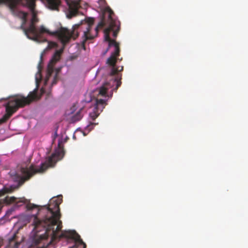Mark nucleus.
Masks as SVG:
<instances>
[{"mask_svg":"<svg viewBox=\"0 0 248 248\" xmlns=\"http://www.w3.org/2000/svg\"><path fill=\"white\" fill-rule=\"evenodd\" d=\"M114 13L109 7H106L103 13L101 21L95 28L96 33L98 29L102 28L105 26L107 28L104 30L105 40L109 43V46H113L114 50L111 54L110 56L107 59L106 63L111 67V71L108 76L109 82H106L98 89V95L102 96H107V93L109 89L112 88L111 91H117L121 85V80L122 75H118V72L122 71L124 67L123 66L116 67V63L117 61V57L120 55L119 44L114 40L110 38L109 33L113 31V36L116 37L120 31V23L114 17Z\"/></svg>","mask_w":248,"mask_h":248,"instance_id":"nucleus-1","label":"nucleus"},{"mask_svg":"<svg viewBox=\"0 0 248 248\" xmlns=\"http://www.w3.org/2000/svg\"><path fill=\"white\" fill-rule=\"evenodd\" d=\"M31 13L32 15V18L29 27L25 28L23 27V25L20 26V29L23 30L25 35L29 39L37 43L46 42H47V40L44 36V34L47 33L57 36L62 43L67 42L68 38L66 35L68 34V32L65 29V28L61 27L53 32L50 31L43 25L37 28L35 25V23L38 21L36 13L35 11L31 12Z\"/></svg>","mask_w":248,"mask_h":248,"instance_id":"nucleus-2","label":"nucleus"},{"mask_svg":"<svg viewBox=\"0 0 248 248\" xmlns=\"http://www.w3.org/2000/svg\"><path fill=\"white\" fill-rule=\"evenodd\" d=\"M38 87L29 93L27 97L21 94L14 96V99L10 100L5 105L6 114L0 119V124L6 122L10 117L20 108L29 105L37 98Z\"/></svg>","mask_w":248,"mask_h":248,"instance_id":"nucleus-3","label":"nucleus"},{"mask_svg":"<svg viewBox=\"0 0 248 248\" xmlns=\"http://www.w3.org/2000/svg\"><path fill=\"white\" fill-rule=\"evenodd\" d=\"M94 23V18L90 17L85 21H82L80 24H75L72 27V31H70L67 29H65L68 31V34L66 35L68 38L67 42L62 43L63 45H65L68 43L71 38L75 40L78 36L79 32L81 31H83V36L82 37L83 40L81 42V47L84 50H86L85 43L87 40H92L94 36L91 35L90 31L92 25Z\"/></svg>","mask_w":248,"mask_h":248,"instance_id":"nucleus-4","label":"nucleus"},{"mask_svg":"<svg viewBox=\"0 0 248 248\" xmlns=\"http://www.w3.org/2000/svg\"><path fill=\"white\" fill-rule=\"evenodd\" d=\"M45 165L43 164L40 169H35V166L31 165L29 167H21L19 172H10L12 180L17 183L16 188L20 187L26 181L29 180L32 176L36 174V172H41L43 170Z\"/></svg>","mask_w":248,"mask_h":248,"instance_id":"nucleus-5","label":"nucleus"},{"mask_svg":"<svg viewBox=\"0 0 248 248\" xmlns=\"http://www.w3.org/2000/svg\"><path fill=\"white\" fill-rule=\"evenodd\" d=\"M68 9L66 11V17L68 19H71L76 16L79 14V10L81 6L79 2L74 0H66Z\"/></svg>","mask_w":248,"mask_h":248,"instance_id":"nucleus-6","label":"nucleus"},{"mask_svg":"<svg viewBox=\"0 0 248 248\" xmlns=\"http://www.w3.org/2000/svg\"><path fill=\"white\" fill-rule=\"evenodd\" d=\"M62 50H57L49 61L47 68L46 78L45 84H46L48 80L54 72V67L56 63L60 60Z\"/></svg>","mask_w":248,"mask_h":248,"instance_id":"nucleus-7","label":"nucleus"},{"mask_svg":"<svg viewBox=\"0 0 248 248\" xmlns=\"http://www.w3.org/2000/svg\"><path fill=\"white\" fill-rule=\"evenodd\" d=\"M21 0H0V4H5L8 5L13 15L16 16L18 11L16 10V7L18 1Z\"/></svg>","mask_w":248,"mask_h":248,"instance_id":"nucleus-8","label":"nucleus"},{"mask_svg":"<svg viewBox=\"0 0 248 248\" xmlns=\"http://www.w3.org/2000/svg\"><path fill=\"white\" fill-rule=\"evenodd\" d=\"M55 158V155H52L48 158L47 160L45 162L42 163L39 167L36 168L35 167V169H40L41 167L43 166V164L45 165V167H44V169H43V170L41 172H36V173H43L46 171L49 167L53 166L54 164L56 163V160Z\"/></svg>","mask_w":248,"mask_h":248,"instance_id":"nucleus-9","label":"nucleus"},{"mask_svg":"<svg viewBox=\"0 0 248 248\" xmlns=\"http://www.w3.org/2000/svg\"><path fill=\"white\" fill-rule=\"evenodd\" d=\"M83 109L84 107H81L76 114H74L70 117V123H74L78 121H79L82 119L83 116Z\"/></svg>","mask_w":248,"mask_h":248,"instance_id":"nucleus-10","label":"nucleus"},{"mask_svg":"<svg viewBox=\"0 0 248 248\" xmlns=\"http://www.w3.org/2000/svg\"><path fill=\"white\" fill-rule=\"evenodd\" d=\"M106 104V100L102 99H96L94 107L98 108L100 111H102Z\"/></svg>","mask_w":248,"mask_h":248,"instance_id":"nucleus-11","label":"nucleus"},{"mask_svg":"<svg viewBox=\"0 0 248 248\" xmlns=\"http://www.w3.org/2000/svg\"><path fill=\"white\" fill-rule=\"evenodd\" d=\"M28 14L24 12H17V14L16 16H17L20 18H21L22 20V24L21 26L23 25V27H24V25L26 24L27 22V17Z\"/></svg>","mask_w":248,"mask_h":248,"instance_id":"nucleus-12","label":"nucleus"},{"mask_svg":"<svg viewBox=\"0 0 248 248\" xmlns=\"http://www.w3.org/2000/svg\"><path fill=\"white\" fill-rule=\"evenodd\" d=\"M100 112L98 108L94 107L93 112L90 113V116L93 120H94L98 116Z\"/></svg>","mask_w":248,"mask_h":248,"instance_id":"nucleus-13","label":"nucleus"},{"mask_svg":"<svg viewBox=\"0 0 248 248\" xmlns=\"http://www.w3.org/2000/svg\"><path fill=\"white\" fill-rule=\"evenodd\" d=\"M37 207V205L31 204V203H28L26 205V208L28 210H31L34 208H35Z\"/></svg>","mask_w":248,"mask_h":248,"instance_id":"nucleus-14","label":"nucleus"},{"mask_svg":"<svg viewBox=\"0 0 248 248\" xmlns=\"http://www.w3.org/2000/svg\"><path fill=\"white\" fill-rule=\"evenodd\" d=\"M58 71H57L56 73L55 74L54 78H53V80L51 83V86H53L54 85H55L56 83H57V82L58 81Z\"/></svg>","mask_w":248,"mask_h":248,"instance_id":"nucleus-15","label":"nucleus"},{"mask_svg":"<svg viewBox=\"0 0 248 248\" xmlns=\"http://www.w3.org/2000/svg\"><path fill=\"white\" fill-rule=\"evenodd\" d=\"M93 124H95L94 123H91V124L90 125H88L87 127H86V129L87 130H91L92 128H91V126H92L93 125Z\"/></svg>","mask_w":248,"mask_h":248,"instance_id":"nucleus-16","label":"nucleus"},{"mask_svg":"<svg viewBox=\"0 0 248 248\" xmlns=\"http://www.w3.org/2000/svg\"><path fill=\"white\" fill-rule=\"evenodd\" d=\"M110 46H109L108 47V48L106 49V50L104 52L103 55H105L107 52L108 51V49H109V48L110 47Z\"/></svg>","mask_w":248,"mask_h":248,"instance_id":"nucleus-17","label":"nucleus"},{"mask_svg":"<svg viewBox=\"0 0 248 248\" xmlns=\"http://www.w3.org/2000/svg\"><path fill=\"white\" fill-rule=\"evenodd\" d=\"M42 60V54L41 56V61H40V63H39V64L38 65V68H40V63L41 62Z\"/></svg>","mask_w":248,"mask_h":248,"instance_id":"nucleus-18","label":"nucleus"},{"mask_svg":"<svg viewBox=\"0 0 248 248\" xmlns=\"http://www.w3.org/2000/svg\"><path fill=\"white\" fill-rule=\"evenodd\" d=\"M75 108V106H73L72 108V109H74Z\"/></svg>","mask_w":248,"mask_h":248,"instance_id":"nucleus-19","label":"nucleus"},{"mask_svg":"<svg viewBox=\"0 0 248 248\" xmlns=\"http://www.w3.org/2000/svg\"><path fill=\"white\" fill-rule=\"evenodd\" d=\"M51 48V47H50V46H49L48 45V47H47V48Z\"/></svg>","mask_w":248,"mask_h":248,"instance_id":"nucleus-20","label":"nucleus"},{"mask_svg":"<svg viewBox=\"0 0 248 248\" xmlns=\"http://www.w3.org/2000/svg\"><path fill=\"white\" fill-rule=\"evenodd\" d=\"M36 82L37 83V82H38V79H37V78L36 79Z\"/></svg>","mask_w":248,"mask_h":248,"instance_id":"nucleus-21","label":"nucleus"}]
</instances>
